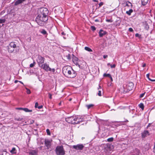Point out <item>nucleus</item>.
I'll use <instances>...</instances> for the list:
<instances>
[{
	"instance_id": "ea45409f",
	"label": "nucleus",
	"mask_w": 155,
	"mask_h": 155,
	"mask_svg": "<svg viewBox=\"0 0 155 155\" xmlns=\"http://www.w3.org/2000/svg\"><path fill=\"white\" fill-rule=\"evenodd\" d=\"M145 92H144V93H143V94H141L140 95V98H142V97H143L144 96L145 94Z\"/></svg>"
},
{
	"instance_id": "052dcab7",
	"label": "nucleus",
	"mask_w": 155,
	"mask_h": 155,
	"mask_svg": "<svg viewBox=\"0 0 155 155\" xmlns=\"http://www.w3.org/2000/svg\"><path fill=\"white\" fill-rule=\"evenodd\" d=\"M129 90H130L131 89H132L131 88H128Z\"/></svg>"
},
{
	"instance_id": "0e129e2a",
	"label": "nucleus",
	"mask_w": 155,
	"mask_h": 155,
	"mask_svg": "<svg viewBox=\"0 0 155 155\" xmlns=\"http://www.w3.org/2000/svg\"><path fill=\"white\" fill-rule=\"evenodd\" d=\"M128 121L127 120H126V121H124V122H128Z\"/></svg>"
},
{
	"instance_id": "c03bdc74",
	"label": "nucleus",
	"mask_w": 155,
	"mask_h": 155,
	"mask_svg": "<svg viewBox=\"0 0 155 155\" xmlns=\"http://www.w3.org/2000/svg\"><path fill=\"white\" fill-rule=\"evenodd\" d=\"M43 106L42 105L38 106V108L39 109H41L42 108Z\"/></svg>"
},
{
	"instance_id": "dca6fc26",
	"label": "nucleus",
	"mask_w": 155,
	"mask_h": 155,
	"mask_svg": "<svg viewBox=\"0 0 155 155\" xmlns=\"http://www.w3.org/2000/svg\"><path fill=\"white\" fill-rule=\"evenodd\" d=\"M98 90V95L99 96H101V92L102 91H103V89L101 87L100 85H99V87L97 88Z\"/></svg>"
},
{
	"instance_id": "20e7f679",
	"label": "nucleus",
	"mask_w": 155,
	"mask_h": 155,
	"mask_svg": "<svg viewBox=\"0 0 155 155\" xmlns=\"http://www.w3.org/2000/svg\"><path fill=\"white\" fill-rule=\"evenodd\" d=\"M40 67L46 71H52L53 73H54L55 71V69L54 68L51 69L49 67V65L46 63L41 64Z\"/></svg>"
},
{
	"instance_id": "8fccbe9b",
	"label": "nucleus",
	"mask_w": 155,
	"mask_h": 155,
	"mask_svg": "<svg viewBox=\"0 0 155 155\" xmlns=\"http://www.w3.org/2000/svg\"><path fill=\"white\" fill-rule=\"evenodd\" d=\"M135 150L137 151V152H139V150L138 149H136Z\"/></svg>"
},
{
	"instance_id": "0eeeda50",
	"label": "nucleus",
	"mask_w": 155,
	"mask_h": 155,
	"mask_svg": "<svg viewBox=\"0 0 155 155\" xmlns=\"http://www.w3.org/2000/svg\"><path fill=\"white\" fill-rule=\"evenodd\" d=\"M45 60L44 58L40 55L38 56L37 59V61L39 67L41 66V65L44 63Z\"/></svg>"
},
{
	"instance_id": "9d476101",
	"label": "nucleus",
	"mask_w": 155,
	"mask_h": 155,
	"mask_svg": "<svg viewBox=\"0 0 155 155\" xmlns=\"http://www.w3.org/2000/svg\"><path fill=\"white\" fill-rule=\"evenodd\" d=\"M51 140L48 139H45V144L47 149H49L51 145Z\"/></svg>"
},
{
	"instance_id": "2f4dec72",
	"label": "nucleus",
	"mask_w": 155,
	"mask_h": 155,
	"mask_svg": "<svg viewBox=\"0 0 155 155\" xmlns=\"http://www.w3.org/2000/svg\"><path fill=\"white\" fill-rule=\"evenodd\" d=\"M46 132L47 133V134L48 135H51V133L50 131V130L49 129H47L46 130Z\"/></svg>"
},
{
	"instance_id": "e2e57ef3",
	"label": "nucleus",
	"mask_w": 155,
	"mask_h": 155,
	"mask_svg": "<svg viewBox=\"0 0 155 155\" xmlns=\"http://www.w3.org/2000/svg\"><path fill=\"white\" fill-rule=\"evenodd\" d=\"M110 79H111V81H113V80H112V78L111 77V78H110Z\"/></svg>"
},
{
	"instance_id": "79ce46f5",
	"label": "nucleus",
	"mask_w": 155,
	"mask_h": 155,
	"mask_svg": "<svg viewBox=\"0 0 155 155\" xmlns=\"http://www.w3.org/2000/svg\"><path fill=\"white\" fill-rule=\"evenodd\" d=\"M135 36L136 37H140V35L138 33H137L135 34Z\"/></svg>"
},
{
	"instance_id": "4468645a",
	"label": "nucleus",
	"mask_w": 155,
	"mask_h": 155,
	"mask_svg": "<svg viewBox=\"0 0 155 155\" xmlns=\"http://www.w3.org/2000/svg\"><path fill=\"white\" fill-rule=\"evenodd\" d=\"M150 135L149 132L147 130H144L141 134V137L142 138H144L147 136Z\"/></svg>"
},
{
	"instance_id": "f03ea898",
	"label": "nucleus",
	"mask_w": 155,
	"mask_h": 155,
	"mask_svg": "<svg viewBox=\"0 0 155 155\" xmlns=\"http://www.w3.org/2000/svg\"><path fill=\"white\" fill-rule=\"evenodd\" d=\"M48 20V17H45L39 14L36 17L35 21L38 25L42 26Z\"/></svg>"
},
{
	"instance_id": "72a5a7b5",
	"label": "nucleus",
	"mask_w": 155,
	"mask_h": 155,
	"mask_svg": "<svg viewBox=\"0 0 155 155\" xmlns=\"http://www.w3.org/2000/svg\"><path fill=\"white\" fill-rule=\"evenodd\" d=\"M26 89L27 90L26 92L27 94H30L31 92L30 90L29 89L27 88H26Z\"/></svg>"
},
{
	"instance_id": "338daca9",
	"label": "nucleus",
	"mask_w": 155,
	"mask_h": 155,
	"mask_svg": "<svg viewBox=\"0 0 155 155\" xmlns=\"http://www.w3.org/2000/svg\"><path fill=\"white\" fill-rule=\"evenodd\" d=\"M128 2L129 3H130L131 4V3H130L129 2Z\"/></svg>"
},
{
	"instance_id": "864d4df0",
	"label": "nucleus",
	"mask_w": 155,
	"mask_h": 155,
	"mask_svg": "<svg viewBox=\"0 0 155 155\" xmlns=\"http://www.w3.org/2000/svg\"><path fill=\"white\" fill-rule=\"evenodd\" d=\"M18 81L17 80H15V83H16L17 82H18Z\"/></svg>"
},
{
	"instance_id": "c85d7f7f",
	"label": "nucleus",
	"mask_w": 155,
	"mask_h": 155,
	"mask_svg": "<svg viewBox=\"0 0 155 155\" xmlns=\"http://www.w3.org/2000/svg\"><path fill=\"white\" fill-rule=\"evenodd\" d=\"M113 140L114 138L113 137H110L107 139V141L109 142H112L113 141Z\"/></svg>"
},
{
	"instance_id": "aec40b11",
	"label": "nucleus",
	"mask_w": 155,
	"mask_h": 155,
	"mask_svg": "<svg viewBox=\"0 0 155 155\" xmlns=\"http://www.w3.org/2000/svg\"><path fill=\"white\" fill-rule=\"evenodd\" d=\"M149 0H141L142 4L143 5H145L147 3Z\"/></svg>"
},
{
	"instance_id": "69168bd1",
	"label": "nucleus",
	"mask_w": 155,
	"mask_h": 155,
	"mask_svg": "<svg viewBox=\"0 0 155 155\" xmlns=\"http://www.w3.org/2000/svg\"><path fill=\"white\" fill-rule=\"evenodd\" d=\"M148 26V29L149 28V27L148 26Z\"/></svg>"
},
{
	"instance_id": "6e6d98bb",
	"label": "nucleus",
	"mask_w": 155,
	"mask_h": 155,
	"mask_svg": "<svg viewBox=\"0 0 155 155\" xmlns=\"http://www.w3.org/2000/svg\"><path fill=\"white\" fill-rule=\"evenodd\" d=\"M19 82L21 83V84H23V83L22 82H21V81H19Z\"/></svg>"
},
{
	"instance_id": "58836bf2",
	"label": "nucleus",
	"mask_w": 155,
	"mask_h": 155,
	"mask_svg": "<svg viewBox=\"0 0 155 155\" xmlns=\"http://www.w3.org/2000/svg\"><path fill=\"white\" fill-rule=\"evenodd\" d=\"M38 102H36L35 104V108H38Z\"/></svg>"
},
{
	"instance_id": "423d86ee",
	"label": "nucleus",
	"mask_w": 155,
	"mask_h": 155,
	"mask_svg": "<svg viewBox=\"0 0 155 155\" xmlns=\"http://www.w3.org/2000/svg\"><path fill=\"white\" fill-rule=\"evenodd\" d=\"M40 13L39 14V15L45 17H48L47 15L49 11L46 8H41L40 9Z\"/></svg>"
},
{
	"instance_id": "7ed1b4c3",
	"label": "nucleus",
	"mask_w": 155,
	"mask_h": 155,
	"mask_svg": "<svg viewBox=\"0 0 155 155\" xmlns=\"http://www.w3.org/2000/svg\"><path fill=\"white\" fill-rule=\"evenodd\" d=\"M55 150L57 155H64L65 154V150L62 146H58Z\"/></svg>"
},
{
	"instance_id": "603ef678",
	"label": "nucleus",
	"mask_w": 155,
	"mask_h": 155,
	"mask_svg": "<svg viewBox=\"0 0 155 155\" xmlns=\"http://www.w3.org/2000/svg\"><path fill=\"white\" fill-rule=\"evenodd\" d=\"M93 1L94 2H98V1L96 0H93Z\"/></svg>"
},
{
	"instance_id": "49530a36",
	"label": "nucleus",
	"mask_w": 155,
	"mask_h": 155,
	"mask_svg": "<svg viewBox=\"0 0 155 155\" xmlns=\"http://www.w3.org/2000/svg\"><path fill=\"white\" fill-rule=\"evenodd\" d=\"M107 57V55H104L103 56V58H106Z\"/></svg>"
},
{
	"instance_id": "1a4fd4ad",
	"label": "nucleus",
	"mask_w": 155,
	"mask_h": 155,
	"mask_svg": "<svg viewBox=\"0 0 155 155\" xmlns=\"http://www.w3.org/2000/svg\"><path fill=\"white\" fill-rule=\"evenodd\" d=\"M84 147V146L82 144H78L73 146V148L77 150H82Z\"/></svg>"
},
{
	"instance_id": "9b49d317",
	"label": "nucleus",
	"mask_w": 155,
	"mask_h": 155,
	"mask_svg": "<svg viewBox=\"0 0 155 155\" xmlns=\"http://www.w3.org/2000/svg\"><path fill=\"white\" fill-rule=\"evenodd\" d=\"M72 61L73 63L77 66H78L79 68L80 67V65L78 63V62L79 61L78 58L77 57L74 56L72 58Z\"/></svg>"
},
{
	"instance_id": "680f3d73",
	"label": "nucleus",
	"mask_w": 155,
	"mask_h": 155,
	"mask_svg": "<svg viewBox=\"0 0 155 155\" xmlns=\"http://www.w3.org/2000/svg\"><path fill=\"white\" fill-rule=\"evenodd\" d=\"M61 102L59 104V105H61Z\"/></svg>"
},
{
	"instance_id": "6ab92c4d",
	"label": "nucleus",
	"mask_w": 155,
	"mask_h": 155,
	"mask_svg": "<svg viewBox=\"0 0 155 155\" xmlns=\"http://www.w3.org/2000/svg\"><path fill=\"white\" fill-rule=\"evenodd\" d=\"M15 120L17 121H21L23 120L24 119L21 117H16L15 118Z\"/></svg>"
},
{
	"instance_id": "f704fd0d",
	"label": "nucleus",
	"mask_w": 155,
	"mask_h": 155,
	"mask_svg": "<svg viewBox=\"0 0 155 155\" xmlns=\"http://www.w3.org/2000/svg\"><path fill=\"white\" fill-rule=\"evenodd\" d=\"M91 30L94 31L96 30V28L94 26H91Z\"/></svg>"
},
{
	"instance_id": "bf43d9fd",
	"label": "nucleus",
	"mask_w": 155,
	"mask_h": 155,
	"mask_svg": "<svg viewBox=\"0 0 155 155\" xmlns=\"http://www.w3.org/2000/svg\"><path fill=\"white\" fill-rule=\"evenodd\" d=\"M154 150L155 151V145H154Z\"/></svg>"
},
{
	"instance_id": "4be33fe9",
	"label": "nucleus",
	"mask_w": 155,
	"mask_h": 155,
	"mask_svg": "<svg viewBox=\"0 0 155 155\" xmlns=\"http://www.w3.org/2000/svg\"><path fill=\"white\" fill-rule=\"evenodd\" d=\"M133 12V10L132 9H130L129 11H126V13L129 15H130Z\"/></svg>"
},
{
	"instance_id": "3c124183",
	"label": "nucleus",
	"mask_w": 155,
	"mask_h": 155,
	"mask_svg": "<svg viewBox=\"0 0 155 155\" xmlns=\"http://www.w3.org/2000/svg\"><path fill=\"white\" fill-rule=\"evenodd\" d=\"M106 21L107 22H110V20L109 19H107L106 20Z\"/></svg>"
},
{
	"instance_id": "f257e3e1",
	"label": "nucleus",
	"mask_w": 155,
	"mask_h": 155,
	"mask_svg": "<svg viewBox=\"0 0 155 155\" xmlns=\"http://www.w3.org/2000/svg\"><path fill=\"white\" fill-rule=\"evenodd\" d=\"M62 72L65 76L70 78H74L77 75L75 71L70 66L64 67L62 69Z\"/></svg>"
},
{
	"instance_id": "39448f33",
	"label": "nucleus",
	"mask_w": 155,
	"mask_h": 155,
	"mask_svg": "<svg viewBox=\"0 0 155 155\" xmlns=\"http://www.w3.org/2000/svg\"><path fill=\"white\" fill-rule=\"evenodd\" d=\"M16 47V45L15 44V42H12L9 45L8 47V51L10 53H12L14 51V49Z\"/></svg>"
},
{
	"instance_id": "7c9ffc66",
	"label": "nucleus",
	"mask_w": 155,
	"mask_h": 155,
	"mask_svg": "<svg viewBox=\"0 0 155 155\" xmlns=\"http://www.w3.org/2000/svg\"><path fill=\"white\" fill-rule=\"evenodd\" d=\"M5 19H0V23H5Z\"/></svg>"
},
{
	"instance_id": "473e14b6",
	"label": "nucleus",
	"mask_w": 155,
	"mask_h": 155,
	"mask_svg": "<svg viewBox=\"0 0 155 155\" xmlns=\"http://www.w3.org/2000/svg\"><path fill=\"white\" fill-rule=\"evenodd\" d=\"M66 57L67 59L68 60H69L71 59V55L69 54H68V55H66Z\"/></svg>"
},
{
	"instance_id": "cd10ccee",
	"label": "nucleus",
	"mask_w": 155,
	"mask_h": 155,
	"mask_svg": "<svg viewBox=\"0 0 155 155\" xmlns=\"http://www.w3.org/2000/svg\"><path fill=\"white\" fill-rule=\"evenodd\" d=\"M139 107L142 110L144 108V105L143 103H140L139 105Z\"/></svg>"
},
{
	"instance_id": "4c0bfd02",
	"label": "nucleus",
	"mask_w": 155,
	"mask_h": 155,
	"mask_svg": "<svg viewBox=\"0 0 155 155\" xmlns=\"http://www.w3.org/2000/svg\"><path fill=\"white\" fill-rule=\"evenodd\" d=\"M110 67L111 68H114L115 66L116 65L115 64H113V65H110Z\"/></svg>"
},
{
	"instance_id": "2eb2a0df",
	"label": "nucleus",
	"mask_w": 155,
	"mask_h": 155,
	"mask_svg": "<svg viewBox=\"0 0 155 155\" xmlns=\"http://www.w3.org/2000/svg\"><path fill=\"white\" fill-rule=\"evenodd\" d=\"M107 33V32L105 31H104L102 29L100 30L99 34V36L101 37H103Z\"/></svg>"
},
{
	"instance_id": "774afa93",
	"label": "nucleus",
	"mask_w": 155,
	"mask_h": 155,
	"mask_svg": "<svg viewBox=\"0 0 155 155\" xmlns=\"http://www.w3.org/2000/svg\"><path fill=\"white\" fill-rule=\"evenodd\" d=\"M126 5L128 6V5L127 4H126Z\"/></svg>"
},
{
	"instance_id": "5701e85b",
	"label": "nucleus",
	"mask_w": 155,
	"mask_h": 155,
	"mask_svg": "<svg viewBox=\"0 0 155 155\" xmlns=\"http://www.w3.org/2000/svg\"><path fill=\"white\" fill-rule=\"evenodd\" d=\"M23 110L25 112H31L32 110H29L27 108H24Z\"/></svg>"
},
{
	"instance_id": "a878e982",
	"label": "nucleus",
	"mask_w": 155,
	"mask_h": 155,
	"mask_svg": "<svg viewBox=\"0 0 155 155\" xmlns=\"http://www.w3.org/2000/svg\"><path fill=\"white\" fill-rule=\"evenodd\" d=\"M149 75H150V74L149 73L147 74V75H146V76H147V78L149 80H150V81H155V80H153V79H150L149 78Z\"/></svg>"
},
{
	"instance_id": "13d9d810",
	"label": "nucleus",
	"mask_w": 155,
	"mask_h": 155,
	"mask_svg": "<svg viewBox=\"0 0 155 155\" xmlns=\"http://www.w3.org/2000/svg\"><path fill=\"white\" fill-rule=\"evenodd\" d=\"M110 65H111L110 63H108L107 64V65H110Z\"/></svg>"
},
{
	"instance_id": "5fc2aeb1",
	"label": "nucleus",
	"mask_w": 155,
	"mask_h": 155,
	"mask_svg": "<svg viewBox=\"0 0 155 155\" xmlns=\"http://www.w3.org/2000/svg\"><path fill=\"white\" fill-rule=\"evenodd\" d=\"M99 21V20L98 19H96L95 20V21H96V22H97V21Z\"/></svg>"
},
{
	"instance_id": "b1692460",
	"label": "nucleus",
	"mask_w": 155,
	"mask_h": 155,
	"mask_svg": "<svg viewBox=\"0 0 155 155\" xmlns=\"http://www.w3.org/2000/svg\"><path fill=\"white\" fill-rule=\"evenodd\" d=\"M84 49L88 51H89V52H92V50L87 47H85L84 48Z\"/></svg>"
},
{
	"instance_id": "6e6552de",
	"label": "nucleus",
	"mask_w": 155,
	"mask_h": 155,
	"mask_svg": "<svg viewBox=\"0 0 155 155\" xmlns=\"http://www.w3.org/2000/svg\"><path fill=\"white\" fill-rule=\"evenodd\" d=\"M75 116L70 117L66 118L65 120L68 123L75 124Z\"/></svg>"
},
{
	"instance_id": "f3484780",
	"label": "nucleus",
	"mask_w": 155,
	"mask_h": 155,
	"mask_svg": "<svg viewBox=\"0 0 155 155\" xmlns=\"http://www.w3.org/2000/svg\"><path fill=\"white\" fill-rule=\"evenodd\" d=\"M26 0H17L15 3V5H17L18 4L21 3Z\"/></svg>"
},
{
	"instance_id": "a18cd8bd",
	"label": "nucleus",
	"mask_w": 155,
	"mask_h": 155,
	"mask_svg": "<svg viewBox=\"0 0 155 155\" xmlns=\"http://www.w3.org/2000/svg\"><path fill=\"white\" fill-rule=\"evenodd\" d=\"M23 109H24V108H21V107L17 108V109L20 110H23Z\"/></svg>"
},
{
	"instance_id": "c9c22d12",
	"label": "nucleus",
	"mask_w": 155,
	"mask_h": 155,
	"mask_svg": "<svg viewBox=\"0 0 155 155\" xmlns=\"http://www.w3.org/2000/svg\"><path fill=\"white\" fill-rule=\"evenodd\" d=\"M129 85H131L132 87H133V83H129L127 85V87H128L129 86Z\"/></svg>"
},
{
	"instance_id": "412c9836",
	"label": "nucleus",
	"mask_w": 155,
	"mask_h": 155,
	"mask_svg": "<svg viewBox=\"0 0 155 155\" xmlns=\"http://www.w3.org/2000/svg\"><path fill=\"white\" fill-rule=\"evenodd\" d=\"M12 154H16V149L15 147L12 148V150L10 151Z\"/></svg>"
},
{
	"instance_id": "c756f323",
	"label": "nucleus",
	"mask_w": 155,
	"mask_h": 155,
	"mask_svg": "<svg viewBox=\"0 0 155 155\" xmlns=\"http://www.w3.org/2000/svg\"><path fill=\"white\" fill-rule=\"evenodd\" d=\"M36 63L35 61H34L33 63H31L30 65V67L31 68H32L35 65Z\"/></svg>"
},
{
	"instance_id": "de8ad7c7",
	"label": "nucleus",
	"mask_w": 155,
	"mask_h": 155,
	"mask_svg": "<svg viewBox=\"0 0 155 155\" xmlns=\"http://www.w3.org/2000/svg\"><path fill=\"white\" fill-rule=\"evenodd\" d=\"M146 66V64L144 63L143 64L142 67H144Z\"/></svg>"
},
{
	"instance_id": "37998d69",
	"label": "nucleus",
	"mask_w": 155,
	"mask_h": 155,
	"mask_svg": "<svg viewBox=\"0 0 155 155\" xmlns=\"http://www.w3.org/2000/svg\"><path fill=\"white\" fill-rule=\"evenodd\" d=\"M129 31L130 32H132L133 31V29L131 28H130L129 29Z\"/></svg>"
},
{
	"instance_id": "f8f14e48",
	"label": "nucleus",
	"mask_w": 155,
	"mask_h": 155,
	"mask_svg": "<svg viewBox=\"0 0 155 155\" xmlns=\"http://www.w3.org/2000/svg\"><path fill=\"white\" fill-rule=\"evenodd\" d=\"M76 119L75 120V124H78L80 122H82L83 120V119L82 117L80 116H76Z\"/></svg>"
},
{
	"instance_id": "ddd939ff",
	"label": "nucleus",
	"mask_w": 155,
	"mask_h": 155,
	"mask_svg": "<svg viewBox=\"0 0 155 155\" xmlns=\"http://www.w3.org/2000/svg\"><path fill=\"white\" fill-rule=\"evenodd\" d=\"M38 150L37 149L31 150L30 151L29 153L30 155H38Z\"/></svg>"
},
{
	"instance_id": "a211bd4d",
	"label": "nucleus",
	"mask_w": 155,
	"mask_h": 155,
	"mask_svg": "<svg viewBox=\"0 0 155 155\" xmlns=\"http://www.w3.org/2000/svg\"><path fill=\"white\" fill-rule=\"evenodd\" d=\"M40 31L41 33L42 34L44 35H47V31L44 29H42L41 30H40Z\"/></svg>"
},
{
	"instance_id": "4d7b16f0",
	"label": "nucleus",
	"mask_w": 155,
	"mask_h": 155,
	"mask_svg": "<svg viewBox=\"0 0 155 155\" xmlns=\"http://www.w3.org/2000/svg\"><path fill=\"white\" fill-rule=\"evenodd\" d=\"M61 34L62 35H64V32H62L61 33Z\"/></svg>"
},
{
	"instance_id": "a19ab883",
	"label": "nucleus",
	"mask_w": 155,
	"mask_h": 155,
	"mask_svg": "<svg viewBox=\"0 0 155 155\" xmlns=\"http://www.w3.org/2000/svg\"><path fill=\"white\" fill-rule=\"evenodd\" d=\"M48 94L49 98L50 99H52V95L50 93H48Z\"/></svg>"
},
{
	"instance_id": "09e8293b",
	"label": "nucleus",
	"mask_w": 155,
	"mask_h": 155,
	"mask_svg": "<svg viewBox=\"0 0 155 155\" xmlns=\"http://www.w3.org/2000/svg\"><path fill=\"white\" fill-rule=\"evenodd\" d=\"M150 124L149 123L148 124V125H147V128H148L150 126Z\"/></svg>"
},
{
	"instance_id": "e433bc0d",
	"label": "nucleus",
	"mask_w": 155,
	"mask_h": 155,
	"mask_svg": "<svg viewBox=\"0 0 155 155\" xmlns=\"http://www.w3.org/2000/svg\"><path fill=\"white\" fill-rule=\"evenodd\" d=\"M104 4V3L103 2H101L100 3H99V7H100L101 6L103 5Z\"/></svg>"
},
{
	"instance_id": "bb28decb",
	"label": "nucleus",
	"mask_w": 155,
	"mask_h": 155,
	"mask_svg": "<svg viewBox=\"0 0 155 155\" xmlns=\"http://www.w3.org/2000/svg\"><path fill=\"white\" fill-rule=\"evenodd\" d=\"M103 76L104 77H108L110 78H111V76L110 74H106L105 73L103 75Z\"/></svg>"
},
{
	"instance_id": "393cba45",
	"label": "nucleus",
	"mask_w": 155,
	"mask_h": 155,
	"mask_svg": "<svg viewBox=\"0 0 155 155\" xmlns=\"http://www.w3.org/2000/svg\"><path fill=\"white\" fill-rule=\"evenodd\" d=\"M94 106V105L93 104H90L89 105H87L86 106L87 107L88 109H89L91 107H93Z\"/></svg>"
}]
</instances>
